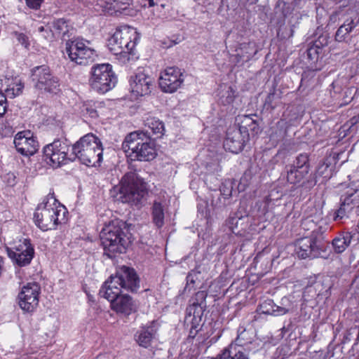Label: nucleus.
<instances>
[{
  "label": "nucleus",
  "instance_id": "obj_1",
  "mask_svg": "<svg viewBox=\"0 0 359 359\" xmlns=\"http://www.w3.org/2000/svg\"><path fill=\"white\" fill-rule=\"evenodd\" d=\"M105 253L112 257L114 253H123L131 243L130 234L125 222L114 219L105 224L100 234Z\"/></svg>",
  "mask_w": 359,
  "mask_h": 359
},
{
  "label": "nucleus",
  "instance_id": "obj_2",
  "mask_svg": "<svg viewBox=\"0 0 359 359\" xmlns=\"http://www.w3.org/2000/svg\"><path fill=\"white\" fill-rule=\"evenodd\" d=\"M66 210L50 193L39 204L34 215L35 224L42 230L55 229L57 225L65 222Z\"/></svg>",
  "mask_w": 359,
  "mask_h": 359
},
{
  "label": "nucleus",
  "instance_id": "obj_3",
  "mask_svg": "<svg viewBox=\"0 0 359 359\" xmlns=\"http://www.w3.org/2000/svg\"><path fill=\"white\" fill-rule=\"evenodd\" d=\"M122 148L132 159L149 161L155 158L156 150L154 142L147 133L135 131L128 135Z\"/></svg>",
  "mask_w": 359,
  "mask_h": 359
},
{
  "label": "nucleus",
  "instance_id": "obj_4",
  "mask_svg": "<svg viewBox=\"0 0 359 359\" xmlns=\"http://www.w3.org/2000/svg\"><path fill=\"white\" fill-rule=\"evenodd\" d=\"M114 189L117 192V200L131 205L140 203L147 194L146 184L133 171L126 173Z\"/></svg>",
  "mask_w": 359,
  "mask_h": 359
},
{
  "label": "nucleus",
  "instance_id": "obj_5",
  "mask_svg": "<svg viewBox=\"0 0 359 359\" xmlns=\"http://www.w3.org/2000/svg\"><path fill=\"white\" fill-rule=\"evenodd\" d=\"M72 151L79 161L87 166H96L102 161V143L100 139L92 133L80 138L73 145Z\"/></svg>",
  "mask_w": 359,
  "mask_h": 359
},
{
  "label": "nucleus",
  "instance_id": "obj_6",
  "mask_svg": "<svg viewBox=\"0 0 359 359\" xmlns=\"http://www.w3.org/2000/svg\"><path fill=\"white\" fill-rule=\"evenodd\" d=\"M136 32L133 28L123 27L116 29L109 39L107 46L110 51L118 56L122 62L129 61L135 46Z\"/></svg>",
  "mask_w": 359,
  "mask_h": 359
},
{
  "label": "nucleus",
  "instance_id": "obj_7",
  "mask_svg": "<svg viewBox=\"0 0 359 359\" xmlns=\"http://www.w3.org/2000/svg\"><path fill=\"white\" fill-rule=\"evenodd\" d=\"M90 74V86L99 93L104 94L109 91L116 83V77L109 64H99L93 66Z\"/></svg>",
  "mask_w": 359,
  "mask_h": 359
},
{
  "label": "nucleus",
  "instance_id": "obj_8",
  "mask_svg": "<svg viewBox=\"0 0 359 359\" xmlns=\"http://www.w3.org/2000/svg\"><path fill=\"white\" fill-rule=\"evenodd\" d=\"M32 81L36 89L56 94L60 91L59 79L54 76L46 65L37 66L32 69Z\"/></svg>",
  "mask_w": 359,
  "mask_h": 359
},
{
  "label": "nucleus",
  "instance_id": "obj_9",
  "mask_svg": "<svg viewBox=\"0 0 359 359\" xmlns=\"http://www.w3.org/2000/svg\"><path fill=\"white\" fill-rule=\"evenodd\" d=\"M90 44L89 41L75 39L66 43L65 50L72 61L79 65H86L93 61L95 56V50L89 46Z\"/></svg>",
  "mask_w": 359,
  "mask_h": 359
},
{
  "label": "nucleus",
  "instance_id": "obj_10",
  "mask_svg": "<svg viewBox=\"0 0 359 359\" xmlns=\"http://www.w3.org/2000/svg\"><path fill=\"white\" fill-rule=\"evenodd\" d=\"M8 257L19 266L29 265L34 256V249L27 238H20L13 242L7 250Z\"/></svg>",
  "mask_w": 359,
  "mask_h": 359
},
{
  "label": "nucleus",
  "instance_id": "obj_11",
  "mask_svg": "<svg viewBox=\"0 0 359 359\" xmlns=\"http://www.w3.org/2000/svg\"><path fill=\"white\" fill-rule=\"evenodd\" d=\"M69 146L59 140L47 144L43 149L46 161L54 168L67 163L69 159L67 156Z\"/></svg>",
  "mask_w": 359,
  "mask_h": 359
},
{
  "label": "nucleus",
  "instance_id": "obj_12",
  "mask_svg": "<svg viewBox=\"0 0 359 359\" xmlns=\"http://www.w3.org/2000/svg\"><path fill=\"white\" fill-rule=\"evenodd\" d=\"M41 287L36 283H28L24 285L18 295V305L25 312H33L39 305Z\"/></svg>",
  "mask_w": 359,
  "mask_h": 359
},
{
  "label": "nucleus",
  "instance_id": "obj_13",
  "mask_svg": "<svg viewBox=\"0 0 359 359\" xmlns=\"http://www.w3.org/2000/svg\"><path fill=\"white\" fill-rule=\"evenodd\" d=\"M183 81V74L179 68L168 67L161 74L159 86L163 92L172 93L181 86Z\"/></svg>",
  "mask_w": 359,
  "mask_h": 359
},
{
  "label": "nucleus",
  "instance_id": "obj_14",
  "mask_svg": "<svg viewBox=\"0 0 359 359\" xmlns=\"http://www.w3.org/2000/svg\"><path fill=\"white\" fill-rule=\"evenodd\" d=\"M132 93L136 96H144L151 93L154 85V79L146 71L140 68L130 80Z\"/></svg>",
  "mask_w": 359,
  "mask_h": 359
},
{
  "label": "nucleus",
  "instance_id": "obj_15",
  "mask_svg": "<svg viewBox=\"0 0 359 359\" xmlns=\"http://www.w3.org/2000/svg\"><path fill=\"white\" fill-rule=\"evenodd\" d=\"M324 203L325 201L322 198L320 202V208L318 211V214L320 216L324 215L322 208ZM316 215L317 212H316ZM320 222H321L322 224L319 226L318 231L319 237H317L316 235V257H320L324 259H327L331 252L329 245L330 241L327 239L326 235L323 234L328 229L327 219L321 217Z\"/></svg>",
  "mask_w": 359,
  "mask_h": 359
},
{
  "label": "nucleus",
  "instance_id": "obj_16",
  "mask_svg": "<svg viewBox=\"0 0 359 359\" xmlns=\"http://www.w3.org/2000/svg\"><path fill=\"white\" fill-rule=\"evenodd\" d=\"M17 151L24 156H32L39 149V143L30 130L18 133L14 138Z\"/></svg>",
  "mask_w": 359,
  "mask_h": 359
},
{
  "label": "nucleus",
  "instance_id": "obj_17",
  "mask_svg": "<svg viewBox=\"0 0 359 359\" xmlns=\"http://www.w3.org/2000/svg\"><path fill=\"white\" fill-rule=\"evenodd\" d=\"M114 277L123 290L135 292L139 287V278L133 269L124 266L116 272Z\"/></svg>",
  "mask_w": 359,
  "mask_h": 359
},
{
  "label": "nucleus",
  "instance_id": "obj_18",
  "mask_svg": "<svg viewBox=\"0 0 359 359\" xmlns=\"http://www.w3.org/2000/svg\"><path fill=\"white\" fill-rule=\"evenodd\" d=\"M248 140V137L238 128L230 129L227 132L224 147L230 152L238 154L243 150Z\"/></svg>",
  "mask_w": 359,
  "mask_h": 359
},
{
  "label": "nucleus",
  "instance_id": "obj_19",
  "mask_svg": "<svg viewBox=\"0 0 359 359\" xmlns=\"http://www.w3.org/2000/svg\"><path fill=\"white\" fill-rule=\"evenodd\" d=\"M24 85L18 77L5 74L0 76V91L5 92L6 97L13 98L22 93Z\"/></svg>",
  "mask_w": 359,
  "mask_h": 359
},
{
  "label": "nucleus",
  "instance_id": "obj_20",
  "mask_svg": "<svg viewBox=\"0 0 359 359\" xmlns=\"http://www.w3.org/2000/svg\"><path fill=\"white\" fill-rule=\"evenodd\" d=\"M111 309L116 313L130 315L135 310L134 302L127 294H121L110 302Z\"/></svg>",
  "mask_w": 359,
  "mask_h": 359
},
{
  "label": "nucleus",
  "instance_id": "obj_21",
  "mask_svg": "<svg viewBox=\"0 0 359 359\" xmlns=\"http://www.w3.org/2000/svg\"><path fill=\"white\" fill-rule=\"evenodd\" d=\"M122 289L114 276H111L102 286L100 294L109 302H111L122 294Z\"/></svg>",
  "mask_w": 359,
  "mask_h": 359
},
{
  "label": "nucleus",
  "instance_id": "obj_22",
  "mask_svg": "<svg viewBox=\"0 0 359 359\" xmlns=\"http://www.w3.org/2000/svg\"><path fill=\"white\" fill-rule=\"evenodd\" d=\"M237 121H239V128L245 136L249 137V132L258 133L259 131V125L257 121L252 118V115H243L238 116Z\"/></svg>",
  "mask_w": 359,
  "mask_h": 359
},
{
  "label": "nucleus",
  "instance_id": "obj_23",
  "mask_svg": "<svg viewBox=\"0 0 359 359\" xmlns=\"http://www.w3.org/2000/svg\"><path fill=\"white\" fill-rule=\"evenodd\" d=\"M358 22L359 18L357 15L354 18H347L337 29L335 34L336 41L339 42L344 41L346 36L356 27Z\"/></svg>",
  "mask_w": 359,
  "mask_h": 359
},
{
  "label": "nucleus",
  "instance_id": "obj_24",
  "mask_svg": "<svg viewBox=\"0 0 359 359\" xmlns=\"http://www.w3.org/2000/svg\"><path fill=\"white\" fill-rule=\"evenodd\" d=\"M259 311L264 314L278 316L286 313L288 309L277 306L272 300L267 299L259 305Z\"/></svg>",
  "mask_w": 359,
  "mask_h": 359
},
{
  "label": "nucleus",
  "instance_id": "obj_25",
  "mask_svg": "<svg viewBox=\"0 0 359 359\" xmlns=\"http://www.w3.org/2000/svg\"><path fill=\"white\" fill-rule=\"evenodd\" d=\"M352 240L351 233H345L336 237L332 241V247L337 253L343 252L350 245Z\"/></svg>",
  "mask_w": 359,
  "mask_h": 359
},
{
  "label": "nucleus",
  "instance_id": "obj_26",
  "mask_svg": "<svg viewBox=\"0 0 359 359\" xmlns=\"http://www.w3.org/2000/svg\"><path fill=\"white\" fill-rule=\"evenodd\" d=\"M313 243L314 241L311 238H305L300 239L297 243L296 249L298 257L302 259L308 257L313 250L312 246Z\"/></svg>",
  "mask_w": 359,
  "mask_h": 359
},
{
  "label": "nucleus",
  "instance_id": "obj_27",
  "mask_svg": "<svg viewBox=\"0 0 359 359\" xmlns=\"http://www.w3.org/2000/svg\"><path fill=\"white\" fill-rule=\"evenodd\" d=\"M238 336L234 342L237 346L242 345L245 347H250L252 344L254 332L245 328H239Z\"/></svg>",
  "mask_w": 359,
  "mask_h": 359
},
{
  "label": "nucleus",
  "instance_id": "obj_28",
  "mask_svg": "<svg viewBox=\"0 0 359 359\" xmlns=\"http://www.w3.org/2000/svg\"><path fill=\"white\" fill-rule=\"evenodd\" d=\"M154 337V330L151 327H143L135 336L138 344L147 348L151 345Z\"/></svg>",
  "mask_w": 359,
  "mask_h": 359
},
{
  "label": "nucleus",
  "instance_id": "obj_29",
  "mask_svg": "<svg viewBox=\"0 0 359 359\" xmlns=\"http://www.w3.org/2000/svg\"><path fill=\"white\" fill-rule=\"evenodd\" d=\"M153 222L158 228H161L164 224V206L158 201H154L152 206Z\"/></svg>",
  "mask_w": 359,
  "mask_h": 359
},
{
  "label": "nucleus",
  "instance_id": "obj_30",
  "mask_svg": "<svg viewBox=\"0 0 359 359\" xmlns=\"http://www.w3.org/2000/svg\"><path fill=\"white\" fill-rule=\"evenodd\" d=\"M145 125L151 129L152 133L157 135V137H161L165 131L164 124L159 119L154 117H149L145 121Z\"/></svg>",
  "mask_w": 359,
  "mask_h": 359
},
{
  "label": "nucleus",
  "instance_id": "obj_31",
  "mask_svg": "<svg viewBox=\"0 0 359 359\" xmlns=\"http://www.w3.org/2000/svg\"><path fill=\"white\" fill-rule=\"evenodd\" d=\"M287 180L290 184H296L304 177V175L308 173V170L306 169L300 170L296 168V166H290V168L287 170Z\"/></svg>",
  "mask_w": 359,
  "mask_h": 359
},
{
  "label": "nucleus",
  "instance_id": "obj_32",
  "mask_svg": "<svg viewBox=\"0 0 359 359\" xmlns=\"http://www.w3.org/2000/svg\"><path fill=\"white\" fill-rule=\"evenodd\" d=\"M98 108H101L100 103L88 101L83 104L81 110L83 114L88 115L91 118H97L99 116Z\"/></svg>",
  "mask_w": 359,
  "mask_h": 359
},
{
  "label": "nucleus",
  "instance_id": "obj_33",
  "mask_svg": "<svg viewBox=\"0 0 359 359\" xmlns=\"http://www.w3.org/2000/svg\"><path fill=\"white\" fill-rule=\"evenodd\" d=\"M234 353L232 359H250V353L252 351L250 347H245L242 345L237 346L233 349Z\"/></svg>",
  "mask_w": 359,
  "mask_h": 359
},
{
  "label": "nucleus",
  "instance_id": "obj_34",
  "mask_svg": "<svg viewBox=\"0 0 359 359\" xmlns=\"http://www.w3.org/2000/svg\"><path fill=\"white\" fill-rule=\"evenodd\" d=\"M187 311L189 316L193 315V319L196 320L201 319L203 313V306L202 303L193 302L187 309Z\"/></svg>",
  "mask_w": 359,
  "mask_h": 359
},
{
  "label": "nucleus",
  "instance_id": "obj_35",
  "mask_svg": "<svg viewBox=\"0 0 359 359\" xmlns=\"http://www.w3.org/2000/svg\"><path fill=\"white\" fill-rule=\"evenodd\" d=\"M113 8L116 12H119L124 15H131V12L133 11V8L129 7V4L128 3L119 2L117 1H114Z\"/></svg>",
  "mask_w": 359,
  "mask_h": 359
},
{
  "label": "nucleus",
  "instance_id": "obj_36",
  "mask_svg": "<svg viewBox=\"0 0 359 359\" xmlns=\"http://www.w3.org/2000/svg\"><path fill=\"white\" fill-rule=\"evenodd\" d=\"M308 161L309 158L306 154H300L297 158H296V161L294 162V164L292 166H296L297 168L300 170L306 169L308 170Z\"/></svg>",
  "mask_w": 359,
  "mask_h": 359
},
{
  "label": "nucleus",
  "instance_id": "obj_37",
  "mask_svg": "<svg viewBox=\"0 0 359 359\" xmlns=\"http://www.w3.org/2000/svg\"><path fill=\"white\" fill-rule=\"evenodd\" d=\"M235 96V91L230 87L221 97V102L224 105L230 104L233 102Z\"/></svg>",
  "mask_w": 359,
  "mask_h": 359
},
{
  "label": "nucleus",
  "instance_id": "obj_38",
  "mask_svg": "<svg viewBox=\"0 0 359 359\" xmlns=\"http://www.w3.org/2000/svg\"><path fill=\"white\" fill-rule=\"evenodd\" d=\"M13 35L22 46H23L25 48H29L30 46L29 38L27 35L24 33L14 32Z\"/></svg>",
  "mask_w": 359,
  "mask_h": 359
},
{
  "label": "nucleus",
  "instance_id": "obj_39",
  "mask_svg": "<svg viewBox=\"0 0 359 359\" xmlns=\"http://www.w3.org/2000/svg\"><path fill=\"white\" fill-rule=\"evenodd\" d=\"M67 27V22L64 19H57L53 23V31L55 34H60L62 32H65Z\"/></svg>",
  "mask_w": 359,
  "mask_h": 359
},
{
  "label": "nucleus",
  "instance_id": "obj_40",
  "mask_svg": "<svg viewBox=\"0 0 359 359\" xmlns=\"http://www.w3.org/2000/svg\"><path fill=\"white\" fill-rule=\"evenodd\" d=\"M7 101L5 94L0 91V116H2L6 111Z\"/></svg>",
  "mask_w": 359,
  "mask_h": 359
},
{
  "label": "nucleus",
  "instance_id": "obj_41",
  "mask_svg": "<svg viewBox=\"0 0 359 359\" xmlns=\"http://www.w3.org/2000/svg\"><path fill=\"white\" fill-rule=\"evenodd\" d=\"M43 0H25L27 6L37 10L40 8Z\"/></svg>",
  "mask_w": 359,
  "mask_h": 359
},
{
  "label": "nucleus",
  "instance_id": "obj_42",
  "mask_svg": "<svg viewBox=\"0 0 359 359\" xmlns=\"http://www.w3.org/2000/svg\"><path fill=\"white\" fill-rule=\"evenodd\" d=\"M54 34L53 31L52 29H49L48 27H46L45 32L41 34L42 36L48 40H51Z\"/></svg>",
  "mask_w": 359,
  "mask_h": 359
},
{
  "label": "nucleus",
  "instance_id": "obj_43",
  "mask_svg": "<svg viewBox=\"0 0 359 359\" xmlns=\"http://www.w3.org/2000/svg\"><path fill=\"white\" fill-rule=\"evenodd\" d=\"M255 47V43L253 42H249L248 43H242L241 44V49H254Z\"/></svg>",
  "mask_w": 359,
  "mask_h": 359
},
{
  "label": "nucleus",
  "instance_id": "obj_44",
  "mask_svg": "<svg viewBox=\"0 0 359 359\" xmlns=\"http://www.w3.org/2000/svg\"><path fill=\"white\" fill-rule=\"evenodd\" d=\"M144 3V6L153 7L157 2L156 0H142Z\"/></svg>",
  "mask_w": 359,
  "mask_h": 359
},
{
  "label": "nucleus",
  "instance_id": "obj_45",
  "mask_svg": "<svg viewBox=\"0 0 359 359\" xmlns=\"http://www.w3.org/2000/svg\"><path fill=\"white\" fill-rule=\"evenodd\" d=\"M344 204H342L340 208L337 210L336 218H342L344 215Z\"/></svg>",
  "mask_w": 359,
  "mask_h": 359
},
{
  "label": "nucleus",
  "instance_id": "obj_46",
  "mask_svg": "<svg viewBox=\"0 0 359 359\" xmlns=\"http://www.w3.org/2000/svg\"><path fill=\"white\" fill-rule=\"evenodd\" d=\"M205 297L206 295L203 291H201L196 293V297L198 299H205Z\"/></svg>",
  "mask_w": 359,
  "mask_h": 359
},
{
  "label": "nucleus",
  "instance_id": "obj_47",
  "mask_svg": "<svg viewBox=\"0 0 359 359\" xmlns=\"http://www.w3.org/2000/svg\"><path fill=\"white\" fill-rule=\"evenodd\" d=\"M222 191V194L225 196V198H228L231 194V188L227 189L226 190H223Z\"/></svg>",
  "mask_w": 359,
  "mask_h": 359
},
{
  "label": "nucleus",
  "instance_id": "obj_48",
  "mask_svg": "<svg viewBox=\"0 0 359 359\" xmlns=\"http://www.w3.org/2000/svg\"><path fill=\"white\" fill-rule=\"evenodd\" d=\"M238 222V219L236 217H232L229 219V224H237Z\"/></svg>",
  "mask_w": 359,
  "mask_h": 359
},
{
  "label": "nucleus",
  "instance_id": "obj_49",
  "mask_svg": "<svg viewBox=\"0 0 359 359\" xmlns=\"http://www.w3.org/2000/svg\"><path fill=\"white\" fill-rule=\"evenodd\" d=\"M245 53L248 54L247 57L250 58L252 55H255L257 53V50H255V51L253 53H251V52H249V51L247 50V51H245Z\"/></svg>",
  "mask_w": 359,
  "mask_h": 359
},
{
  "label": "nucleus",
  "instance_id": "obj_50",
  "mask_svg": "<svg viewBox=\"0 0 359 359\" xmlns=\"http://www.w3.org/2000/svg\"><path fill=\"white\" fill-rule=\"evenodd\" d=\"M46 29V28H45L43 26H41V27H39L38 28V31H39V32H40V33H41V34H42L43 32H45Z\"/></svg>",
  "mask_w": 359,
  "mask_h": 359
},
{
  "label": "nucleus",
  "instance_id": "obj_51",
  "mask_svg": "<svg viewBox=\"0 0 359 359\" xmlns=\"http://www.w3.org/2000/svg\"><path fill=\"white\" fill-rule=\"evenodd\" d=\"M351 121L352 124L355 123H356V121H357V120L355 119V118H353Z\"/></svg>",
  "mask_w": 359,
  "mask_h": 359
},
{
  "label": "nucleus",
  "instance_id": "obj_52",
  "mask_svg": "<svg viewBox=\"0 0 359 359\" xmlns=\"http://www.w3.org/2000/svg\"><path fill=\"white\" fill-rule=\"evenodd\" d=\"M311 48H312V46H311L310 48L309 49V53H308V55H309V57H311V53H310V51H311Z\"/></svg>",
  "mask_w": 359,
  "mask_h": 359
},
{
  "label": "nucleus",
  "instance_id": "obj_53",
  "mask_svg": "<svg viewBox=\"0 0 359 359\" xmlns=\"http://www.w3.org/2000/svg\"><path fill=\"white\" fill-rule=\"evenodd\" d=\"M229 229H231V231L233 233H235L234 229H233V226H230V225H229Z\"/></svg>",
  "mask_w": 359,
  "mask_h": 359
},
{
  "label": "nucleus",
  "instance_id": "obj_54",
  "mask_svg": "<svg viewBox=\"0 0 359 359\" xmlns=\"http://www.w3.org/2000/svg\"><path fill=\"white\" fill-rule=\"evenodd\" d=\"M245 1L247 2H250V4H253L255 2V1H252V0L251 1H250V0H245Z\"/></svg>",
  "mask_w": 359,
  "mask_h": 359
},
{
  "label": "nucleus",
  "instance_id": "obj_55",
  "mask_svg": "<svg viewBox=\"0 0 359 359\" xmlns=\"http://www.w3.org/2000/svg\"><path fill=\"white\" fill-rule=\"evenodd\" d=\"M317 42H318V41H316V45H315V47H316V48H319L320 46H319V45L318 44V43H317Z\"/></svg>",
  "mask_w": 359,
  "mask_h": 359
},
{
  "label": "nucleus",
  "instance_id": "obj_56",
  "mask_svg": "<svg viewBox=\"0 0 359 359\" xmlns=\"http://www.w3.org/2000/svg\"><path fill=\"white\" fill-rule=\"evenodd\" d=\"M323 41H325V44L327 43V39L326 37H323Z\"/></svg>",
  "mask_w": 359,
  "mask_h": 359
},
{
  "label": "nucleus",
  "instance_id": "obj_57",
  "mask_svg": "<svg viewBox=\"0 0 359 359\" xmlns=\"http://www.w3.org/2000/svg\"><path fill=\"white\" fill-rule=\"evenodd\" d=\"M327 168H328V165H327V164H325V169H327Z\"/></svg>",
  "mask_w": 359,
  "mask_h": 359
},
{
  "label": "nucleus",
  "instance_id": "obj_58",
  "mask_svg": "<svg viewBox=\"0 0 359 359\" xmlns=\"http://www.w3.org/2000/svg\"><path fill=\"white\" fill-rule=\"evenodd\" d=\"M194 334V332L192 330L190 331V334Z\"/></svg>",
  "mask_w": 359,
  "mask_h": 359
},
{
  "label": "nucleus",
  "instance_id": "obj_59",
  "mask_svg": "<svg viewBox=\"0 0 359 359\" xmlns=\"http://www.w3.org/2000/svg\"><path fill=\"white\" fill-rule=\"evenodd\" d=\"M194 334V332L192 330L190 331V334Z\"/></svg>",
  "mask_w": 359,
  "mask_h": 359
},
{
  "label": "nucleus",
  "instance_id": "obj_60",
  "mask_svg": "<svg viewBox=\"0 0 359 359\" xmlns=\"http://www.w3.org/2000/svg\"><path fill=\"white\" fill-rule=\"evenodd\" d=\"M334 18V15L331 16V20H332Z\"/></svg>",
  "mask_w": 359,
  "mask_h": 359
}]
</instances>
